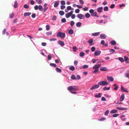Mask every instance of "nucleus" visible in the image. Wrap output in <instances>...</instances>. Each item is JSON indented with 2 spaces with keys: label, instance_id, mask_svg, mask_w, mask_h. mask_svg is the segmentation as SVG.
Wrapping results in <instances>:
<instances>
[{
  "label": "nucleus",
  "instance_id": "f257e3e1",
  "mask_svg": "<svg viewBox=\"0 0 129 129\" xmlns=\"http://www.w3.org/2000/svg\"><path fill=\"white\" fill-rule=\"evenodd\" d=\"M101 66V64H98L95 65L92 67V69L94 70L93 73H97L99 71V68H100Z\"/></svg>",
  "mask_w": 129,
  "mask_h": 129
},
{
  "label": "nucleus",
  "instance_id": "f03ea898",
  "mask_svg": "<svg viewBox=\"0 0 129 129\" xmlns=\"http://www.w3.org/2000/svg\"><path fill=\"white\" fill-rule=\"evenodd\" d=\"M68 89L69 91H72L73 90L77 91L78 90V87L76 86H70L68 88Z\"/></svg>",
  "mask_w": 129,
  "mask_h": 129
},
{
  "label": "nucleus",
  "instance_id": "7ed1b4c3",
  "mask_svg": "<svg viewBox=\"0 0 129 129\" xmlns=\"http://www.w3.org/2000/svg\"><path fill=\"white\" fill-rule=\"evenodd\" d=\"M56 36L57 37H60L62 38H63L65 37V34L64 33L59 31L57 33Z\"/></svg>",
  "mask_w": 129,
  "mask_h": 129
},
{
  "label": "nucleus",
  "instance_id": "20e7f679",
  "mask_svg": "<svg viewBox=\"0 0 129 129\" xmlns=\"http://www.w3.org/2000/svg\"><path fill=\"white\" fill-rule=\"evenodd\" d=\"M98 84L99 85L105 86L108 85L109 84V82L106 81H102L99 82Z\"/></svg>",
  "mask_w": 129,
  "mask_h": 129
},
{
  "label": "nucleus",
  "instance_id": "39448f33",
  "mask_svg": "<svg viewBox=\"0 0 129 129\" xmlns=\"http://www.w3.org/2000/svg\"><path fill=\"white\" fill-rule=\"evenodd\" d=\"M77 16L80 19H82L84 18V15L81 14H77Z\"/></svg>",
  "mask_w": 129,
  "mask_h": 129
},
{
  "label": "nucleus",
  "instance_id": "423d86ee",
  "mask_svg": "<svg viewBox=\"0 0 129 129\" xmlns=\"http://www.w3.org/2000/svg\"><path fill=\"white\" fill-rule=\"evenodd\" d=\"M101 53V51L99 50H96L94 52V55L95 56H99L100 55Z\"/></svg>",
  "mask_w": 129,
  "mask_h": 129
},
{
  "label": "nucleus",
  "instance_id": "0eeeda50",
  "mask_svg": "<svg viewBox=\"0 0 129 129\" xmlns=\"http://www.w3.org/2000/svg\"><path fill=\"white\" fill-rule=\"evenodd\" d=\"M99 85L98 84L92 86L90 88V89L92 90L98 88L99 87Z\"/></svg>",
  "mask_w": 129,
  "mask_h": 129
},
{
  "label": "nucleus",
  "instance_id": "6e6552de",
  "mask_svg": "<svg viewBox=\"0 0 129 129\" xmlns=\"http://www.w3.org/2000/svg\"><path fill=\"white\" fill-rule=\"evenodd\" d=\"M107 79L108 81L110 82H112L114 80V79L112 77L107 76Z\"/></svg>",
  "mask_w": 129,
  "mask_h": 129
},
{
  "label": "nucleus",
  "instance_id": "1a4fd4ad",
  "mask_svg": "<svg viewBox=\"0 0 129 129\" xmlns=\"http://www.w3.org/2000/svg\"><path fill=\"white\" fill-rule=\"evenodd\" d=\"M100 70L102 71H105L108 70L107 68L104 67H102L100 69Z\"/></svg>",
  "mask_w": 129,
  "mask_h": 129
},
{
  "label": "nucleus",
  "instance_id": "9d476101",
  "mask_svg": "<svg viewBox=\"0 0 129 129\" xmlns=\"http://www.w3.org/2000/svg\"><path fill=\"white\" fill-rule=\"evenodd\" d=\"M121 90L123 92H125L127 93L128 92V91L124 88L122 86H121Z\"/></svg>",
  "mask_w": 129,
  "mask_h": 129
},
{
  "label": "nucleus",
  "instance_id": "9b49d317",
  "mask_svg": "<svg viewBox=\"0 0 129 129\" xmlns=\"http://www.w3.org/2000/svg\"><path fill=\"white\" fill-rule=\"evenodd\" d=\"M100 38L102 39H105L106 38V36L104 34H102L100 35Z\"/></svg>",
  "mask_w": 129,
  "mask_h": 129
},
{
  "label": "nucleus",
  "instance_id": "f8f14e48",
  "mask_svg": "<svg viewBox=\"0 0 129 129\" xmlns=\"http://www.w3.org/2000/svg\"><path fill=\"white\" fill-rule=\"evenodd\" d=\"M103 9V7H100L98 8L97 11L99 12L100 13L102 12Z\"/></svg>",
  "mask_w": 129,
  "mask_h": 129
},
{
  "label": "nucleus",
  "instance_id": "ddd939ff",
  "mask_svg": "<svg viewBox=\"0 0 129 129\" xmlns=\"http://www.w3.org/2000/svg\"><path fill=\"white\" fill-rule=\"evenodd\" d=\"M59 3V1H57L54 4V7L55 8L57 7L58 6Z\"/></svg>",
  "mask_w": 129,
  "mask_h": 129
},
{
  "label": "nucleus",
  "instance_id": "4468645a",
  "mask_svg": "<svg viewBox=\"0 0 129 129\" xmlns=\"http://www.w3.org/2000/svg\"><path fill=\"white\" fill-rule=\"evenodd\" d=\"M124 98V94H122L121 95L120 98V101L122 102L123 101Z\"/></svg>",
  "mask_w": 129,
  "mask_h": 129
},
{
  "label": "nucleus",
  "instance_id": "2eb2a0df",
  "mask_svg": "<svg viewBox=\"0 0 129 129\" xmlns=\"http://www.w3.org/2000/svg\"><path fill=\"white\" fill-rule=\"evenodd\" d=\"M87 42L90 45H93L92 44L93 40L92 39H91L88 40L87 41Z\"/></svg>",
  "mask_w": 129,
  "mask_h": 129
},
{
  "label": "nucleus",
  "instance_id": "dca6fc26",
  "mask_svg": "<svg viewBox=\"0 0 129 129\" xmlns=\"http://www.w3.org/2000/svg\"><path fill=\"white\" fill-rule=\"evenodd\" d=\"M91 16H94L98 18L99 17V16L98 15L97 12H94L93 13L91 14Z\"/></svg>",
  "mask_w": 129,
  "mask_h": 129
},
{
  "label": "nucleus",
  "instance_id": "f3484780",
  "mask_svg": "<svg viewBox=\"0 0 129 129\" xmlns=\"http://www.w3.org/2000/svg\"><path fill=\"white\" fill-rule=\"evenodd\" d=\"M71 15H72L69 12L68 13H66V14L65 16L66 18H68L70 17Z\"/></svg>",
  "mask_w": 129,
  "mask_h": 129
},
{
  "label": "nucleus",
  "instance_id": "a211bd4d",
  "mask_svg": "<svg viewBox=\"0 0 129 129\" xmlns=\"http://www.w3.org/2000/svg\"><path fill=\"white\" fill-rule=\"evenodd\" d=\"M58 43L61 46H63L64 45V42L61 41H58Z\"/></svg>",
  "mask_w": 129,
  "mask_h": 129
},
{
  "label": "nucleus",
  "instance_id": "6ab92c4d",
  "mask_svg": "<svg viewBox=\"0 0 129 129\" xmlns=\"http://www.w3.org/2000/svg\"><path fill=\"white\" fill-rule=\"evenodd\" d=\"M31 14V13L30 12H27L24 13V16H29Z\"/></svg>",
  "mask_w": 129,
  "mask_h": 129
},
{
  "label": "nucleus",
  "instance_id": "aec40b11",
  "mask_svg": "<svg viewBox=\"0 0 129 129\" xmlns=\"http://www.w3.org/2000/svg\"><path fill=\"white\" fill-rule=\"evenodd\" d=\"M100 32H97V33H92V36H97L99 35L100 34Z\"/></svg>",
  "mask_w": 129,
  "mask_h": 129
},
{
  "label": "nucleus",
  "instance_id": "412c9836",
  "mask_svg": "<svg viewBox=\"0 0 129 129\" xmlns=\"http://www.w3.org/2000/svg\"><path fill=\"white\" fill-rule=\"evenodd\" d=\"M56 71L60 73L61 72V70L58 68H56Z\"/></svg>",
  "mask_w": 129,
  "mask_h": 129
},
{
  "label": "nucleus",
  "instance_id": "4be33fe9",
  "mask_svg": "<svg viewBox=\"0 0 129 129\" xmlns=\"http://www.w3.org/2000/svg\"><path fill=\"white\" fill-rule=\"evenodd\" d=\"M39 10L41 11H42L43 10V8L42 6L39 5Z\"/></svg>",
  "mask_w": 129,
  "mask_h": 129
},
{
  "label": "nucleus",
  "instance_id": "5701e85b",
  "mask_svg": "<svg viewBox=\"0 0 129 129\" xmlns=\"http://www.w3.org/2000/svg\"><path fill=\"white\" fill-rule=\"evenodd\" d=\"M101 93H99L98 94H96L95 95V98H100L101 97Z\"/></svg>",
  "mask_w": 129,
  "mask_h": 129
},
{
  "label": "nucleus",
  "instance_id": "b1692460",
  "mask_svg": "<svg viewBox=\"0 0 129 129\" xmlns=\"http://www.w3.org/2000/svg\"><path fill=\"white\" fill-rule=\"evenodd\" d=\"M113 86L115 87L114 88V89L115 90H117L118 88V86L115 84H113Z\"/></svg>",
  "mask_w": 129,
  "mask_h": 129
},
{
  "label": "nucleus",
  "instance_id": "393cba45",
  "mask_svg": "<svg viewBox=\"0 0 129 129\" xmlns=\"http://www.w3.org/2000/svg\"><path fill=\"white\" fill-rule=\"evenodd\" d=\"M59 13L61 16H62L64 14V13L63 11H60L59 12Z\"/></svg>",
  "mask_w": 129,
  "mask_h": 129
},
{
  "label": "nucleus",
  "instance_id": "a878e982",
  "mask_svg": "<svg viewBox=\"0 0 129 129\" xmlns=\"http://www.w3.org/2000/svg\"><path fill=\"white\" fill-rule=\"evenodd\" d=\"M117 112V110H116L114 109V110H113L111 111H110V113H116Z\"/></svg>",
  "mask_w": 129,
  "mask_h": 129
},
{
  "label": "nucleus",
  "instance_id": "bb28decb",
  "mask_svg": "<svg viewBox=\"0 0 129 129\" xmlns=\"http://www.w3.org/2000/svg\"><path fill=\"white\" fill-rule=\"evenodd\" d=\"M85 16L86 18H88L90 17V15L89 13H87L85 14Z\"/></svg>",
  "mask_w": 129,
  "mask_h": 129
},
{
  "label": "nucleus",
  "instance_id": "cd10ccee",
  "mask_svg": "<svg viewBox=\"0 0 129 129\" xmlns=\"http://www.w3.org/2000/svg\"><path fill=\"white\" fill-rule=\"evenodd\" d=\"M74 33V31L72 29H70L69 31V33L70 35Z\"/></svg>",
  "mask_w": 129,
  "mask_h": 129
},
{
  "label": "nucleus",
  "instance_id": "c85d7f7f",
  "mask_svg": "<svg viewBox=\"0 0 129 129\" xmlns=\"http://www.w3.org/2000/svg\"><path fill=\"white\" fill-rule=\"evenodd\" d=\"M69 69L72 71H74L75 69V67L73 66H71L70 67Z\"/></svg>",
  "mask_w": 129,
  "mask_h": 129
},
{
  "label": "nucleus",
  "instance_id": "c756f323",
  "mask_svg": "<svg viewBox=\"0 0 129 129\" xmlns=\"http://www.w3.org/2000/svg\"><path fill=\"white\" fill-rule=\"evenodd\" d=\"M18 7V5L17 1H16L14 3V7L15 8H17Z\"/></svg>",
  "mask_w": 129,
  "mask_h": 129
},
{
  "label": "nucleus",
  "instance_id": "7c9ffc66",
  "mask_svg": "<svg viewBox=\"0 0 129 129\" xmlns=\"http://www.w3.org/2000/svg\"><path fill=\"white\" fill-rule=\"evenodd\" d=\"M110 87H106L105 86L103 88V90H108L110 89Z\"/></svg>",
  "mask_w": 129,
  "mask_h": 129
},
{
  "label": "nucleus",
  "instance_id": "2f4dec72",
  "mask_svg": "<svg viewBox=\"0 0 129 129\" xmlns=\"http://www.w3.org/2000/svg\"><path fill=\"white\" fill-rule=\"evenodd\" d=\"M50 65L54 67L55 68L56 67V65L55 63H50Z\"/></svg>",
  "mask_w": 129,
  "mask_h": 129
},
{
  "label": "nucleus",
  "instance_id": "473e14b6",
  "mask_svg": "<svg viewBox=\"0 0 129 129\" xmlns=\"http://www.w3.org/2000/svg\"><path fill=\"white\" fill-rule=\"evenodd\" d=\"M81 23L80 22H78L76 24V25L77 27H79L81 26Z\"/></svg>",
  "mask_w": 129,
  "mask_h": 129
},
{
  "label": "nucleus",
  "instance_id": "72a5a7b5",
  "mask_svg": "<svg viewBox=\"0 0 129 129\" xmlns=\"http://www.w3.org/2000/svg\"><path fill=\"white\" fill-rule=\"evenodd\" d=\"M111 44L112 45H115L116 44V42L114 41H112L111 42Z\"/></svg>",
  "mask_w": 129,
  "mask_h": 129
},
{
  "label": "nucleus",
  "instance_id": "f704fd0d",
  "mask_svg": "<svg viewBox=\"0 0 129 129\" xmlns=\"http://www.w3.org/2000/svg\"><path fill=\"white\" fill-rule=\"evenodd\" d=\"M118 59L120 61L122 62H123L124 61V60L122 57H119Z\"/></svg>",
  "mask_w": 129,
  "mask_h": 129
},
{
  "label": "nucleus",
  "instance_id": "c9c22d12",
  "mask_svg": "<svg viewBox=\"0 0 129 129\" xmlns=\"http://www.w3.org/2000/svg\"><path fill=\"white\" fill-rule=\"evenodd\" d=\"M73 51L75 52H76L78 49L76 46H74L73 47Z\"/></svg>",
  "mask_w": 129,
  "mask_h": 129
},
{
  "label": "nucleus",
  "instance_id": "e433bc0d",
  "mask_svg": "<svg viewBox=\"0 0 129 129\" xmlns=\"http://www.w3.org/2000/svg\"><path fill=\"white\" fill-rule=\"evenodd\" d=\"M115 51L113 49H111L109 50V52L111 53H113L115 52Z\"/></svg>",
  "mask_w": 129,
  "mask_h": 129
},
{
  "label": "nucleus",
  "instance_id": "4c0bfd02",
  "mask_svg": "<svg viewBox=\"0 0 129 129\" xmlns=\"http://www.w3.org/2000/svg\"><path fill=\"white\" fill-rule=\"evenodd\" d=\"M84 55V53L82 52H81L79 54V55L80 57H83Z\"/></svg>",
  "mask_w": 129,
  "mask_h": 129
},
{
  "label": "nucleus",
  "instance_id": "58836bf2",
  "mask_svg": "<svg viewBox=\"0 0 129 129\" xmlns=\"http://www.w3.org/2000/svg\"><path fill=\"white\" fill-rule=\"evenodd\" d=\"M106 119V118H105L103 117L99 119V120L100 121H103L105 120Z\"/></svg>",
  "mask_w": 129,
  "mask_h": 129
},
{
  "label": "nucleus",
  "instance_id": "ea45409f",
  "mask_svg": "<svg viewBox=\"0 0 129 129\" xmlns=\"http://www.w3.org/2000/svg\"><path fill=\"white\" fill-rule=\"evenodd\" d=\"M104 10L105 11H108V8L107 6H105L104 7Z\"/></svg>",
  "mask_w": 129,
  "mask_h": 129
},
{
  "label": "nucleus",
  "instance_id": "a19ab883",
  "mask_svg": "<svg viewBox=\"0 0 129 129\" xmlns=\"http://www.w3.org/2000/svg\"><path fill=\"white\" fill-rule=\"evenodd\" d=\"M109 110H107L105 112L104 114L105 115H107L109 113Z\"/></svg>",
  "mask_w": 129,
  "mask_h": 129
},
{
  "label": "nucleus",
  "instance_id": "79ce46f5",
  "mask_svg": "<svg viewBox=\"0 0 129 129\" xmlns=\"http://www.w3.org/2000/svg\"><path fill=\"white\" fill-rule=\"evenodd\" d=\"M71 79L73 80H75L76 79V77L74 75H72L71 77Z\"/></svg>",
  "mask_w": 129,
  "mask_h": 129
},
{
  "label": "nucleus",
  "instance_id": "37998d69",
  "mask_svg": "<svg viewBox=\"0 0 129 129\" xmlns=\"http://www.w3.org/2000/svg\"><path fill=\"white\" fill-rule=\"evenodd\" d=\"M61 4V5H64L66 4L65 2V1H62L60 2Z\"/></svg>",
  "mask_w": 129,
  "mask_h": 129
},
{
  "label": "nucleus",
  "instance_id": "c03bdc74",
  "mask_svg": "<svg viewBox=\"0 0 129 129\" xmlns=\"http://www.w3.org/2000/svg\"><path fill=\"white\" fill-rule=\"evenodd\" d=\"M88 65H84L83 66V69H86L88 68Z\"/></svg>",
  "mask_w": 129,
  "mask_h": 129
},
{
  "label": "nucleus",
  "instance_id": "a18cd8bd",
  "mask_svg": "<svg viewBox=\"0 0 129 129\" xmlns=\"http://www.w3.org/2000/svg\"><path fill=\"white\" fill-rule=\"evenodd\" d=\"M23 7L25 9H28L29 8L28 6L26 4L24 5L23 6Z\"/></svg>",
  "mask_w": 129,
  "mask_h": 129
},
{
  "label": "nucleus",
  "instance_id": "49530a36",
  "mask_svg": "<svg viewBox=\"0 0 129 129\" xmlns=\"http://www.w3.org/2000/svg\"><path fill=\"white\" fill-rule=\"evenodd\" d=\"M62 22L64 23L66 22V20L65 18H63L61 20Z\"/></svg>",
  "mask_w": 129,
  "mask_h": 129
},
{
  "label": "nucleus",
  "instance_id": "de8ad7c7",
  "mask_svg": "<svg viewBox=\"0 0 129 129\" xmlns=\"http://www.w3.org/2000/svg\"><path fill=\"white\" fill-rule=\"evenodd\" d=\"M50 29V26L48 25H47L46 26V29L48 30Z\"/></svg>",
  "mask_w": 129,
  "mask_h": 129
},
{
  "label": "nucleus",
  "instance_id": "09e8293b",
  "mask_svg": "<svg viewBox=\"0 0 129 129\" xmlns=\"http://www.w3.org/2000/svg\"><path fill=\"white\" fill-rule=\"evenodd\" d=\"M75 12L77 13H78L80 12V10L78 9H77L75 10Z\"/></svg>",
  "mask_w": 129,
  "mask_h": 129
},
{
  "label": "nucleus",
  "instance_id": "8fccbe9b",
  "mask_svg": "<svg viewBox=\"0 0 129 129\" xmlns=\"http://www.w3.org/2000/svg\"><path fill=\"white\" fill-rule=\"evenodd\" d=\"M75 22H74L73 21H71V23H70V24L71 26H73Z\"/></svg>",
  "mask_w": 129,
  "mask_h": 129
},
{
  "label": "nucleus",
  "instance_id": "3c124183",
  "mask_svg": "<svg viewBox=\"0 0 129 129\" xmlns=\"http://www.w3.org/2000/svg\"><path fill=\"white\" fill-rule=\"evenodd\" d=\"M95 48L94 47H92L91 49V50L92 52L94 51H95Z\"/></svg>",
  "mask_w": 129,
  "mask_h": 129
},
{
  "label": "nucleus",
  "instance_id": "603ef678",
  "mask_svg": "<svg viewBox=\"0 0 129 129\" xmlns=\"http://www.w3.org/2000/svg\"><path fill=\"white\" fill-rule=\"evenodd\" d=\"M71 17L72 19H74L76 17L75 15L74 14H73L71 15Z\"/></svg>",
  "mask_w": 129,
  "mask_h": 129
},
{
  "label": "nucleus",
  "instance_id": "864d4df0",
  "mask_svg": "<svg viewBox=\"0 0 129 129\" xmlns=\"http://www.w3.org/2000/svg\"><path fill=\"white\" fill-rule=\"evenodd\" d=\"M57 18V17L56 16H53L52 18V20H55Z\"/></svg>",
  "mask_w": 129,
  "mask_h": 129
},
{
  "label": "nucleus",
  "instance_id": "5fc2aeb1",
  "mask_svg": "<svg viewBox=\"0 0 129 129\" xmlns=\"http://www.w3.org/2000/svg\"><path fill=\"white\" fill-rule=\"evenodd\" d=\"M89 12L91 14L94 12V11L92 9H91L89 10Z\"/></svg>",
  "mask_w": 129,
  "mask_h": 129
},
{
  "label": "nucleus",
  "instance_id": "6e6d98bb",
  "mask_svg": "<svg viewBox=\"0 0 129 129\" xmlns=\"http://www.w3.org/2000/svg\"><path fill=\"white\" fill-rule=\"evenodd\" d=\"M119 115V114H115L113 115V117H116L118 116Z\"/></svg>",
  "mask_w": 129,
  "mask_h": 129
},
{
  "label": "nucleus",
  "instance_id": "4d7b16f0",
  "mask_svg": "<svg viewBox=\"0 0 129 129\" xmlns=\"http://www.w3.org/2000/svg\"><path fill=\"white\" fill-rule=\"evenodd\" d=\"M115 6V5L114 4H112L110 6V8L111 9L114 8Z\"/></svg>",
  "mask_w": 129,
  "mask_h": 129
},
{
  "label": "nucleus",
  "instance_id": "13d9d810",
  "mask_svg": "<svg viewBox=\"0 0 129 129\" xmlns=\"http://www.w3.org/2000/svg\"><path fill=\"white\" fill-rule=\"evenodd\" d=\"M30 4L31 5H33L35 4V2L33 0H31L30 1Z\"/></svg>",
  "mask_w": 129,
  "mask_h": 129
},
{
  "label": "nucleus",
  "instance_id": "bf43d9fd",
  "mask_svg": "<svg viewBox=\"0 0 129 129\" xmlns=\"http://www.w3.org/2000/svg\"><path fill=\"white\" fill-rule=\"evenodd\" d=\"M66 8V7L65 6L62 5L60 7V8L61 10H63L64 9H65Z\"/></svg>",
  "mask_w": 129,
  "mask_h": 129
},
{
  "label": "nucleus",
  "instance_id": "052dcab7",
  "mask_svg": "<svg viewBox=\"0 0 129 129\" xmlns=\"http://www.w3.org/2000/svg\"><path fill=\"white\" fill-rule=\"evenodd\" d=\"M34 9L36 10H37L39 8V6H38L37 5H36L34 7Z\"/></svg>",
  "mask_w": 129,
  "mask_h": 129
},
{
  "label": "nucleus",
  "instance_id": "680f3d73",
  "mask_svg": "<svg viewBox=\"0 0 129 129\" xmlns=\"http://www.w3.org/2000/svg\"><path fill=\"white\" fill-rule=\"evenodd\" d=\"M67 9L68 10H70L72 9V8L70 6H68L67 7Z\"/></svg>",
  "mask_w": 129,
  "mask_h": 129
},
{
  "label": "nucleus",
  "instance_id": "e2e57ef3",
  "mask_svg": "<svg viewBox=\"0 0 129 129\" xmlns=\"http://www.w3.org/2000/svg\"><path fill=\"white\" fill-rule=\"evenodd\" d=\"M51 57L50 55H48V60H50L51 59Z\"/></svg>",
  "mask_w": 129,
  "mask_h": 129
},
{
  "label": "nucleus",
  "instance_id": "0e129e2a",
  "mask_svg": "<svg viewBox=\"0 0 129 129\" xmlns=\"http://www.w3.org/2000/svg\"><path fill=\"white\" fill-rule=\"evenodd\" d=\"M36 16V14L35 13H33L31 15V17L32 18H35Z\"/></svg>",
  "mask_w": 129,
  "mask_h": 129
},
{
  "label": "nucleus",
  "instance_id": "69168bd1",
  "mask_svg": "<svg viewBox=\"0 0 129 129\" xmlns=\"http://www.w3.org/2000/svg\"><path fill=\"white\" fill-rule=\"evenodd\" d=\"M88 8L87 7H86L85 8H83V9L84 11H87L88 10Z\"/></svg>",
  "mask_w": 129,
  "mask_h": 129
},
{
  "label": "nucleus",
  "instance_id": "338daca9",
  "mask_svg": "<svg viewBox=\"0 0 129 129\" xmlns=\"http://www.w3.org/2000/svg\"><path fill=\"white\" fill-rule=\"evenodd\" d=\"M14 16V14L13 12H12V13L11 15H10V18H13Z\"/></svg>",
  "mask_w": 129,
  "mask_h": 129
},
{
  "label": "nucleus",
  "instance_id": "774afa93",
  "mask_svg": "<svg viewBox=\"0 0 129 129\" xmlns=\"http://www.w3.org/2000/svg\"><path fill=\"white\" fill-rule=\"evenodd\" d=\"M101 100L102 101H106V99L104 97H102L101 98Z\"/></svg>",
  "mask_w": 129,
  "mask_h": 129
}]
</instances>
